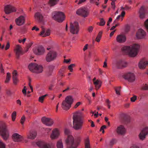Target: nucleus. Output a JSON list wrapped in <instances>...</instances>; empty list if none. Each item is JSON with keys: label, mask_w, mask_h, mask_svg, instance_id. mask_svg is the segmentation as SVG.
Listing matches in <instances>:
<instances>
[{"label": "nucleus", "mask_w": 148, "mask_h": 148, "mask_svg": "<svg viewBox=\"0 0 148 148\" xmlns=\"http://www.w3.org/2000/svg\"><path fill=\"white\" fill-rule=\"evenodd\" d=\"M83 114L79 111H76L73 113V127L75 130L82 129L83 121L82 117Z\"/></svg>", "instance_id": "f257e3e1"}, {"label": "nucleus", "mask_w": 148, "mask_h": 148, "mask_svg": "<svg viewBox=\"0 0 148 148\" xmlns=\"http://www.w3.org/2000/svg\"><path fill=\"white\" fill-rule=\"evenodd\" d=\"M140 48V45L138 44H134L131 46H124L122 48V50L127 53L131 57H134L137 54Z\"/></svg>", "instance_id": "f03ea898"}, {"label": "nucleus", "mask_w": 148, "mask_h": 148, "mask_svg": "<svg viewBox=\"0 0 148 148\" xmlns=\"http://www.w3.org/2000/svg\"><path fill=\"white\" fill-rule=\"evenodd\" d=\"M0 134L4 140H6L8 139L9 131L5 123L1 121H0Z\"/></svg>", "instance_id": "7ed1b4c3"}, {"label": "nucleus", "mask_w": 148, "mask_h": 148, "mask_svg": "<svg viewBox=\"0 0 148 148\" xmlns=\"http://www.w3.org/2000/svg\"><path fill=\"white\" fill-rule=\"evenodd\" d=\"M73 102L72 96L69 95L66 96L62 103V108L64 110H68L71 107V105Z\"/></svg>", "instance_id": "20e7f679"}, {"label": "nucleus", "mask_w": 148, "mask_h": 148, "mask_svg": "<svg viewBox=\"0 0 148 148\" xmlns=\"http://www.w3.org/2000/svg\"><path fill=\"white\" fill-rule=\"evenodd\" d=\"M28 68L31 72L36 73H40L43 71V67L42 66L36 63H31L29 65Z\"/></svg>", "instance_id": "39448f33"}, {"label": "nucleus", "mask_w": 148, "mask_h": 148, "mask_svg": "<svg viewBox=\"0 0 148 148\" xmlns=\"http://www.w3.org/2000/svg\"><path fill=\"white\" fill-rule=\"evenodd\" d=\"M52 14L53 19L58 22H62L65 19L64 14L62 12L55 11Z\"/></svg>", "instance_id": "423d86ee"}, {"label": "nucleus", "mask_w": 148, "mask_h": 148, "mask_svg": "<svg viewBox=\"0 0 148 148\" xmlns=\"http://www.w3.org/2000/svg\"><path fill=\"white\" fill-rule=\"evenodd\" d=\"M80 138H78L77 139H75L74 142V139L73 137L71 135H68L67 138L65 139V141L68 146H73L77 143L79 141V139Z\"/></svg>", "instance_id": "0eeeda50"}, {"label": "nucleus", "mask_w": 148, "mask_h": 148, "mask_svg": "<svg viewBox=\"0 0 148 148\" xmlns=\"http://www.w3.org/2000/svg\"><path fill=\"white\" fill-rule=\"evenodd\" d=\"M57 56V53L54 50H51L48 53L46 57V60L50 62L55 60Z\"/></svg>", "instance_id": "6e6552de"}, {"label": "nucleus", "mask_w": 148, "mask_h": 148, "mask_svg": "<svg viewBox=\"0 0 148 148\" xmlns=\"http://www.w3.org/2000/svg\"><path fill=\"white\" fill-rule=\"evenodd\" d=\"M70 30L71 32L73 34H77L79 30L78 23L75 22L71 24Z\"/></svg>", "instance_id": "1a4fd4ad"}, {"label": "nucleus", "mask_w": 148, "mask_h": 148, "mask_svg": "<svg viewBox=\"0 0 148 148\" xmlns=\"http://www.w3.org/2000/svg\"><path fill=\"white\" fill-rule=\"evenodd\" d=\"M123 78L130 82H133L135 80V75L132 73L128 72L125 73L123 76Z\"/></svg>", "instance_id": "9d476101"}, {"label": "nucleus", "mask_w": 148, "mask_h": 148, "mask_svg": "<svg viewBox=\"0 0 148 148\" xmlns=\"http://www.w3.org/2000/svg\"><path fill=\"white\" fill-rule=\"evenodd\" d=\"M33 51L34 53L36 55H41L44 54L45 50L42 46H39L34 48Z\"/></svg>", "instance_id": "9b49d317"}, {"label": "nucleus", "mask_w": 148, "mask_h": 148, "mask_svg": "<svg viewBox=\"0 0 148 148\" xmlns=\"http://www.w3.org/2000/svg\"><path fill=\"white\" fill-rule=\"evenodd\" d=\"M16 10V8L15 7L10 5H7L4 7V12L6 14L15 12Z\"/></svg>", "instance_id": "f8f14e48"}, {"label": "nucleus", "mask_w": 148, "mask_h": 148, "mask_svg": "<svg viewBox=\"0 0 148 148\" xmlns=\"http://www.w3.org/2000/svg\"><path fill=\"white\" fill-rule=\"evenodd\" d=\"M148 134V127H145L142 130L139 135V137L140 140H144L146 136Z\"/></svg>", "instance_id": "ddd939ff"}, {"label": "nucleus", "mask_w": 148, "mask_h": 148, "mask_svg": "<svg viewBox=\"0 0 148 148\" xmlns=\"http://www.w3.org/2000/svg\"><path fill=\"white\" fill-rule=\"evenodd\" d=\"M76 14L85 17L88 16V12L85 8H81L79 9L77 11Z\"/></svg>", "instance_id": "4468645a"}, {"label": "nucleus", "mask_w": 148, "mask_h": 148, "mask_svg": "<svg viewBox=\"0 0 148 148\" xmlns=\"http://www.w3.org/2000/svg\"><path fill=\"white\" fill-rule=\"evenodd\" d=\"M41 121L43 124L48 126L52 125L54 123V121L52 119L45 117H43L41 119Z\"/></svg>", "instance_id": "2eb2a0df"}, {"label": "nucleus", "mask_w": 148, "mask_h": 148, "mask_svg": "<svg viewBox=\"0 0 148 148\" xmlns=\"http://www.w3.org/2000/svg\"><path fill=\"white\" fill-rule=\"evenodd\" d=\"M60 134L59 130L58 128H55L52 131L50 135V138L52 139H55L58 138Z\"/></svg>", "instance_id": "dca6fc26"}, {"label": "nucleus", "mask_w": 148, "mask_h": 148, "mask_svg": "<svg viewBox=\"0 0 148 148\" xmlns=\"http://www.w3.org/2000/svg\"><path fill=\"white\" fill-rule=\"evenodd\" d=\"M146 36V32L141 29H139L136 34V37L138 39L144 38Z\"/></svg>", "instance_id": "f3484780"}, {"label": "nucleus", "mask_w": 148, "mask_h": 148, "mask_svg": "<svg viewBox=\"0 0 148 148\" xmlns=\"http://www.w3.org/2000/svg\"><path fill=\"white\" fill-rule=\"evenodd\" d=\"M14 50L16 56L17 58H19L20 56L23 55L24 53L22 51L21 47L19 45H17L16 46Z\"/></svg>", "instance_id": "a211bd4d"}, {"label": "nucleus", "mask_w": 148, "mask_h": 148, "mask_svg": "<svg viewBox=\"0 0 148 148\" xmlns=\"http://www.w3.org/2000/svg\"><path fill=\"white\" fill-rule=\"evenodd\" d=\"M148 64V61L143 59L141 60L139 62L138 66L140 69H143L145 68L147 65Z\"/></svg>", "instance_id": "6ab92c4d"}, {"label": "nucleus", "mask_w": 148, "mask_h": 148, "mask_svg": "<svg viewBox=\"0 0 148 148\" xmlns=\"http://www.w3.org/2000/svg\"><path fill=\"white\" fill-rule=\"evenodd\" d=\"M25 17L21 16L15 20V22L17 25L21 26L23 25L25 23Z\"/></svg>", "instance_id": "aec40b11"}, {"label": "nucleus", "mask_w": 148, "mask_h": 148, "mask_svg": "<svg viewBox=\"0 0 148 148\" xmlns=\"http://www.w3.org/2000/svg\"><path fill=\"white\" fill-rule=\"evenodd\" d=\"M12 138L14 142L21 141L23 140L22 136L17 133L14 134L12 136Z\"/></svg>", "instance_id": "412c9836"}, {"label": "nucleus", "mask_w": 148, "mask_h": 148, "mask_svg": "<svg viewBox=\"0 0 148 148\" xmlns=\"http://www.w3.org/2000/svg\"><path fill=\"white\" fill-rule=\"evenodd\" d=\"M126 36L124 35H118L116 37V41L119 43L124 42L126 41Z\"/></svg>", "instance_id": "4be33fe9"}, {"label": "nucleus", "mask_w": 148, "mask_h": 148, "mask_svg": "<svg viewBox=\"0 0 148 148\" xmlns=\"http://www.w3.org/2000/svg\"><path fill=\"white\" fill-rule=\"evenodd\" d=\"M125 131L126 130L124 127L122 125L118 126L116 130L117 133L120 135L124 134L125 133Z\"/></svg>", "instance_id": "5701e85b"}, {"label": "nucleus", "mask_w": 148, "mask_h": 148, "mask_svg": "<svg viewBox=\"0 0 148 148\" xmlns=\"http://www.w3.org/2000/svg\"><path fill=\"white\" fill-rule=\"evenodd\" d=\"M50 33V32L49 30L48 29L45 31L44 29H43L42 31L40 33V35L42 37H45L49 35Z\"/></svg>", "instance_id": "b1692460"}, {"label": "nucleus", "mask_w": 148, "mask_h": 148, "mask_svg": "<svg viewBox=\"0 0 148 148\" xmlns=\"http://www.w3.org/2000/svg\"><path fill=\"white\" fill-rule=\"evenodd\" d=\"M93 84L95 85L96 89L97 90L101 87L102 82L100 80L97 79L96 81H94Z\"/></svg>", "instance_id": "393cba45"}, {"label": "nucleus", "mask_w": 148, "mask_h": 148, "mask_svg": "<svg viewBox=\"0 0 148 148\" xmlns=\"http://www.w3.org/2000/svg\"><path fill=\"white\" fill-rule=\"evenodd\" d=\"M35 19L37 21H40L43 20V16L42 14L39 12H37L35 13L34 16Z\"/></svg>", "instance_id": "a878e982"}, {"label": "nucleus", "mask_w": 148, "mask_h": 148, "mask_svg": "<svg viewBox=\"0 0 148 148\" xmlns=\"http://www.w3.org/2000/svg\"><path fill=\"white\" fill-rule=\"evenodd\" d=\"M140 13L139 17L141 19H143L145 17V15L144 13V8L142 6L139 11Z\"/></svg>", "instance_id": "bb28decb"}, {"label": "nucleus", "mask_w": 148, "mask_h": 148, "mask_svg": "<svg viewBox=\"0 0 148 148\" xmlns=\"http://www.w3.org/2000/svg\"><path fill=\"white\" fill-rule=\"evenodd\" d=\"M117 68L118 69H122L125 67L127 66V63L126 62H121L117 64Z\"/></svg>", "instance_id": "cd10ccee"}, {"label": "nucleus", "mask_w": 148, "mask_h": 148, "mask_svg": "<svg viewBox=\"0 0 148 148\" xmlns=\"http://www.w3.org/2000/svg\"><path fill=\"white\" fill-rule=\"evenodd\" d=\"M36 132H33L27 135V138L30 139H34L36 137Z\"/></svg>", "instance_id": "c85d7f7f"}, {"label": "nucleus", "mask_w": 148, "mask_h": 148, "mask_svg": "<svg viewBox=\"0 0 148 148\" xmlns=\"http://www.w3.org/2000/svg\"><path fill=\"white\" fill-rule=\"evenodd\" d=\"M125 14V11H123L121 13V14L118 15L115 21L119 20V19H120L121 21H122L123 19V17L124 16Z\"/></svg>", "instance_id": "c756f323"}, {"label": "nucleus", "mask_w": 148, "mask_h": 148, "mask_svg": "<svg viewBox=\"0 0 148 148\" xmlns=\"http://www.w3.org/2000/svg\"><path fill=\"white\" fill-rule=\"evenodd\" d=\"M85 148H91L90 140L88 138L86 139L85 140Z\"/></svg>", "instance_id": "7c9ffc66"}, {"label": "nucleus", "mask_w": 148, "mask_h": 148, "mask_svg": "<svg viewBox=\"0 0 148 148\" xmlns=\"http://www.w3.org/2000/svg\"><path fill=\"white\" fill-rule=\"evenodd\" d=\"M59 0H50L49 2V5L51 6H53L56 5Z\"/></svg>", "instance_id": "2f4dec72"}, {"label": "nucleus", "mask_w": 148, "mask_h": 148, "mask_svg": "<svg viewBox=\"0 0 148 148\" xmlns=\"http://www.w3.org/2000/svg\"><path fill=\"white\" fill-rule=\"evenodd\" d=\"M11 78L10 73H7V75L6 77V79L5 81V84L8 83L10 81Z\"/></svg>", "instance_id": "473e14b6"}, {"label": "nucleus", "mask_w": 148, "mask_h": 148, "mask_svg": "<svg viewBox=\"0 0 148 148\" xmlns=\"http://www.w3.org/2000/svg\"><path fill=\"white\" fill-rule=\"evenodd\" d=\"M48 95L47 94H46L45 95L40 97L38 99V101L41 103H43L45 97Z\"/></svg>", "instance_id": "72a5a7b5"}, {"label": "nucleus", "mask_w": 148, "mask_h": 148, "mask_svg": "<svg viewBox=\"0 0 148 148\" xmlns=\"http://www.w3.org/2000/svg\"><path fill=\"white\" fill-rule=\"evenodd\" d=\"M102 34V32H99L98 33L96 39V40L97 42H99L100 41L101 38Z\"/></svg>", "instance_id": "f704fd0d"}, {"label": "nucleus", "mask_w": 148, "mask_h": 148, "mask_svg": "<svg viewBox=\"0 0 148 148\" xmlns=\"http://www.w3.org/2000/svg\"><path fill=\"white\" fill-rule=\"evenodd\" d=\"M57 148H63V144L61 140H59L57 142Z\"/></svg>", "instance_id": "c9c22d12"}, {"label": "nucleus", "mask_w": 148, "mask_h": 148, "mask_svg": "<svg viewBox=\"0 0 148 148\" xmlns=\"http://www.w3.org/2000/svg\"><path fill=\"white\" fill-rule=\"evenodd\" d=\"M45 144L41 141H38L36 143L37 145L40 147L42 148L43 146Z\"/></svg>", "instance_id": "e433bc0d"}, {"label": "nucleus", "mask_w": 148, "mask_h": 148, "mask_svg": "<svg viewBox=\"0 0 148 148\" xmlns=\"http://www.w3.org/2000/svg\"><path fill=\"white\" fill-rule=\"evenodd\" d=\"M55 66L53 65H50L48 67V72L49 73L51 74L53 71Z\"/></svg>", "instance_id": "4c0bfd02"}, {"label": "nucleus", "mask_w": 148, "mask_h": 148, "mask_svg": "<svg viewBox=\"0 0 148 148\" xmlns=\"http://www.w3.org/2000/svg\"><path fill=\"white\" fill-rule=\"evenodd\" d=\"M75 64H71L68 66V69L69 71L71 72H73V68L75 66Z\"/></svg>", "instance_id": "58836bf2"}, {"label": "nucleus", "mask_w": 148, "mask_h": 148, "mask_svg": "<svg viewBox=\"0 0 148 148\" xmlns=\"http://www.w3.org/2000/svg\"><path fill=\"white\" fill-rule=\"evenodd\" d=\"M121 87L119 86L118 87H116L115 88L116 94L118 95H120Z\"/></svg>", "instance_id": "ea45409f"}, {"label": "nucleus", "mask_w": 148, "mask_h": 148, "mask_svg": "<svg viewBox=\"0 0 148 148\" xmlns=\"http://www.w3.org/2000/svg\"><path fill=\"white\" fill-rule=\"evenodd\" d=\"M105 22L103 18H101L99 23H97V24L101 26H103L105 25Z\"/></svg>", "instance_id": "a19ab883"}, {"label": "nucleus", "mask_w": 148, "mask_h": 148, "mask_svg": "<svg viewBox=\"0 0 148 148\" xmlns=\"http://www.w3.org/2000/svg\"><path fill=\"white\" fill-rule=\"evenodd\" d=\"M16 115V112L15 111H14L12 112L11 116L12 120L13 121H14L15 120Z\"/></svg>", "instance_id": "79ce46f5"}, {"label": "nucleus", "mask_w": 148, "mask_h": 148, "mask_svg": "<svg viewBox=\"0 0 148 148\" xmlns=\"http://www.w3.org/2000/svg\"><path fill=\"white\" fill-rule=\"evenodd\" d=\"M80 138L79 139V141L77 143V144H75L73 146H71V147L68 148H76L80 144Z\"/></svg>", "instance_id": "37998d69"}, {"label": "nucleus", "mask_w": 148, "mask_h": 148, "mask_svg": "<svg viewBox=\"0 0 148 148\" xmlns=\"http://www.w3.org/2000/svg\"><path fill=\"white\" fill-rule=\"evenodd\" d=\"M99 0H90V2L92 3H95L97 5H98L99 4Z\"/></svg>", "instance_id": "c03bdc74"}, {"label": "nucleus", "mask_w": 148, "mask_h": 148, "mask_svg": "<svg viewBox=\"0 0 148 148\" xmlns=\"http://www.w3.org/2000/svg\"><path fill=\"white\" fill-rule=\"evenodd\" d=\"M116 142V140L115 139H113L111 140L110 143V145L112 146Z\"/></svg>", "instance_id": "a18cd8bd"}, {"label": "nucleus", "mask_w": 148, "mask_h": 148, "mask_svg": "<svg viewBox=\"0 0 148 148\" xmlns=\"http://www.w3.org/2000/svg\"><path fill=\"white\" fill-rule=\"evenodd\" d=\"M25 120V116L23 115L21 118L20 120V123L22 125H23L24 123Z\"/></svg>", "instance_id": "49530a36"}, {"label": "nucleus", "mask_w": 148, "mask_h": 148, "mask_svg": "<svg viewBox=\"0 0 148 148\" xmlns=\"http://www.w3.org/2000/svg\"><path fill=\"white\" fill-rule=\"evenodd\" d=\"M71 88L70 86H67L66 88L62 91V92H68L71 90Z\"/></svg>", "instance_id": "de8ad7c7"}, {"label": "nucleus", "mask_w": 148, "mask_h": 148, "mask_svg": "<svg viewBox=\"0 0 148 148\" xmlns=\"http://www.w3.org/2000/svg\"><path fill=\"white\" fill-rule=\"evenodd\" d=\"M17 77V73L16 70H14L12 72V78Z\"/></svg>", "instance_id": "09e8293b"}, {"label": "nucleus", "mask_w": 148, "mask_h": 148, "mask_svg": "<svg viewBox=\"0 0 148 148\" xmlns=\"http://www.w3.org/2000/svg\"><path fill=\"white\" fill-rule=\"evenodd\" d=\"M137 96L136 95H133V97L131 98L130 99L131 101L132 102H134L137 99Z\"/></svg>", "instance_id": "8fccbe9b"}, {"label": "nucleus", "mask_w": 148, "mask_h": 148, "mask_svg": "<svg viewBox=\"0 0 148 148\" xmlns=\"http://www.w3.org/2000/svg\"><path fill=\"white\" fill-rule=\"evenodd\" d=\"M12 78L14 83V84H16L19 81V80L17 78V77Z\"/></svg>", "instance_id": "3c124183"}, {"label": "nucleus", "mask_w": 148, "mask_h": 148, "mask_svg": "<svg viewBox=\"0 0 148 148\" xmlns=\"http://www.w3.org/2000/svg\"><path fill=\"white\" fill-rule=\"evenodd\" d=\"M32 44L33 43L32 42H30L27 45V49L25 51V52H26L28 51L29 49L31 47Z\"/></svg>", "instance_id": "603ef678"}, {"label": "nucleus", "mask_w": 148, "mask_h": 148, "mask_svg": "<svg viewBox=\"0 0 148 148\" xmlns=\"http://www.w3.org/2000/svg\"><path fill=\"white\" fill-rule=\"evenodd\" d=\"M27 89L25 86H24L22 90V92L25 96L26 95V90Z\"/></svg>", "instance_id": "864d4df0"}, {"label": "nucleus", "mask_w": 148, "mask_h": 148, "mask_svg": "<svg viewBox=\"0 0 148 148\" xmlns=\"http://www.w3.org/2000/svg\"><path fill=\"white\" fill-rule=\"evenodd\" d=\"M85 97L88 100L89 103H91V97L90 96H88L87 94H86V95L85 96Z\"/></svg>", "instance_id": "5fc2aeb1"}, {"label": "nucleus", "mask_w": 148, "mask_h": 148, "mask_svg": "<svg viewBox=\"0 0 148 148\" xmlns=\"http://www.w3.org/2000/svg\"><path fill=\"white\" fill-rule=\"evenodd\" d=\"M10 44L9 42H7V44L6 45L5 48V50H7L8 49L10 48Z\"/></svg>", "instance_id": "6e6d98bb"}, {"label": "nucleus", "mask_w": 148, "mask_h": 148, "mask_svg": "<svg viewBox=\"0 0 148 148\" xmlns=\"http://www.w3.org/2000/svg\"><path fill=\"white\" fill-rule=\"evenodd\" d=\"M93 29V27L92 26H90L88 27V30L89 32L91 33L92 32Z\"/></svg>", "instance_id": "4d7b16f0"}, {"label": "nucleus", "mask_w": 148, "mask_h": 148, "mask_svg": "<svg viewBox=\"0 0 148 148\" xmlns=\"http://www.w3.org/2000/svg\"><path fill=\"white\" fill-rule=\"evenodd\" d=\"M26 40V38H24L23 39H19L18 40V41L20 43H23V44H24Z\"/></svg>", "instance_id": "13d9d810"}, {"label": "nucleus", "mask_w": 148, "mask_h": 148, "mask_svg": "<svg viewBox=\"0 0 148 148\" xmlns=\"http://www.w3.org/2000/svg\"><path fill=\"white\" fill-rule=\"evenodd\" d=\"M70 132L69 130L67 129H65L64 130V133L66 135H70Z\"/></svg>", "instance_id": "bf43d9fd"}, {"label": "nucleus", "mask_w": 148, "mask_h": 148, "mask_svg": "<svg viewBox=\"0 0 148 148\" xmlns=\"http://www.w3.org/2000/svg\"><path fill=\"white\" fill-rule=\"evenodd\" d=\"M111 5L112 8L114 10H115V2L114 1H112V2L111 3Z\"/></svg>", "instance_id": "052dcab7"}, {"label": "nucleus", "mask_w": 148, "mask_h": 148, "mask_svg": "<svg viewBox=\"0 0 148 148\" xmlns=\"http://www.w3.org/2000/svg\"><path fill=\"white\" fill-rule=\"evenodd\" d=\"M42 148H51V147L49 145L45 144L43 145Z\"/></svg>", "instance_id": "680f3d73"}, {"label": "nucleus", "mask_w": 148, "mask_h": 148, "mask_svg": "<svg viewBox=\"0 0 148 148\" xmlns=\"http://www.w3.org/2000/svg\"><path fill=\"white\" fill-rule=\"evenodd\" d=\"M81 103L80 102H77L74 106V108H77L79 106Z\"/></svg>", "instance_id": "e2e57ef3"}, {"label": "nucleus", "mask_w": 148, "mask_h": 148, "mask_svg": "<svg viewBox=\"0 0 148 148\" xmlns=\"http://www.w3.org/2000/svg\"><path fill=\"white\" fill-rule=\"evenodd\" d=\"M145 24L146 28L148 29V19L146 21Z\"/></svg>", "instance_id": "0e129e2a"}, {"label": "nucleus", "mask_w": 148, "mask_h": 148, "mask_svg": "<svg viewBox=\"0 0 148 148\" xmlns=\"http://www.w3.org/2000/svg\"><path fill=\"white\" fill-rule=\"evenodd\" d=\"M143 88L144 90H148V84H146L143 87Z\"/></svg>", "instance_id": "69168bd1"}, {"label": "nucleus", "mask_w": 148, "mask_h": 148, "mask_svg": "<svg viewBox=\"0 0 148 148\" xmlns=\"http://www.w3.org/2000/svg\"><path fill=\"white\" fill-rule=\"evenodd\" d=\"M32 30H35L36 31H38L39 30V29L38 27H36V26H34L32 29Z\"/></svg>", "instance_id": "338daca9"}, {"label": "nucleus", "mask_w": 148, "mask_h": 148, "mask_svg": "<svg viewBox=\"0 0 148 148\" xmlns=\"http://www.w3.org/2000/svg\"><path fill=\"white\" fill-rule=\"evenodd\" d=\"M130 148H139V147L136 145H133Z\"/></svg>", "instance_id": "774afa93"}]
</instances>
